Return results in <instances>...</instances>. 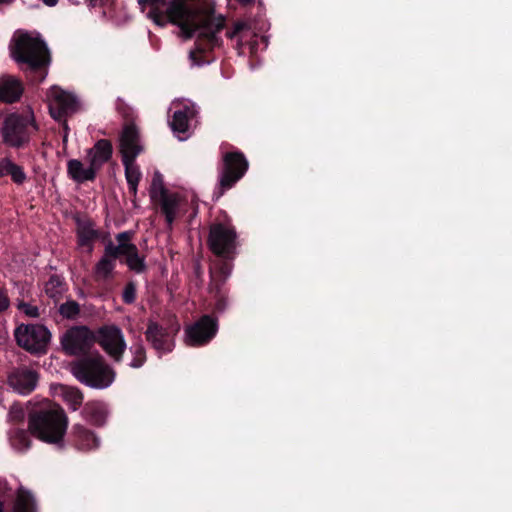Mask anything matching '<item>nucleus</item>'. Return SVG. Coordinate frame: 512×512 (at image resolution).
Segmentation results:
<instances>
[{
  "mask_svg": "<svg viewBox=\"0 0 512 512\" xmlns=\"http://www.w3.org/2000/svg\"><path fill=\"white\" fill-rule=\"evenodd\" d=\"M135 161L136 160H122L125 168V178L128 184L129 193L134 197L137 195V187L142 177L139 166L136 165Z\"/></svg>",
  "mask_w": 512,
  "mask_h": 512,
  "instance_id": "cd10ccee",
  "label": "nucleus"
},
{
  "mask_svg": "<svg viewBox=\"0 0 512 512\" xmlns=\"http://www.w3.org/2000/svg\"><path fill=\"white\" fill-rule=\"evenodd\" d=\"M13 512H36V503L30 492L25 490L19 491Z\"/></svg>",
  "mask_w": 512,
  "mask_h": 512,
  "instance_id": "c756f323",
  "label": "nucleus"
},
{
  "mask_svg": "<svg viewBox=\"0 0 512 512\" xmlns=\"http://www.w3.org/2000/svg\"><path fill=\"white\" fill-rule=\"evenodd\" d=\"M116 109L118 113L123 117L124 124L135 123L136 114L134 109L123 100L118 99Z\"/></svg>",
  "mask_w": 512,
  "mask_h": 512,
  "instance_id": "c9c22d12",
  "label": "nucleus"
},
{
  "mask_svg": "<svg viewBox=\"0 0 512 512\" xmlns=\"http://www.w3.org/2000/svg\"><path fill=\"white\" fill-rule=\"evenodd\" d=\"M62 284V278L57 274H53L45 284V291L49 296L54 297L56 294L60 293Z\"/></svg>",
  "mask_w": 512,
  "mask_h": 512,
  "instance_id": "e433bc0d",
  "label": "nucleus"
},
{
  "mask_svg": "<svg viewBox=\"0 0 512 512\" xmlns=\"http://www.w3.org/2000/svg\"><path fill=\"white\" fill-rule=\"evenodd\" d=\"M10 307V298L8 296L7 290L3 287H0V314L4 313Z\"/></svg>",
  "mask_w": 512,
  "mask_h": 512,
  "instance_id": "ea45409f",
  "label": "nucleus"
},
{
  "mask_svg": "<svg viewBox=\"0 0 512 512\" xmlns=\"http://www.w3.org/2000/svg\"><path fill=\"white\" fill-rule=\"evenodd\" d=\"M249 162L245 154L234 149L223 152L218 164V183L213 191V199H220L228 190L232 189L247 173Z\"/></svg>",
  "mask_w": 512,
  "mask_h": 512,
  "instance_id": "423d86ee",
  "label": "nucleus"
},
{
  "mask_svg": "<svg viewBox=\"0 0 512 512\" xmlns=\"http://www.w3.org/2000/svg\"><path fill=\"white\" fill-rule=\"evenodd\" d=\"M97 173L90 164L88 167H84L83 163L78 159H70L67 162V174L74 182H93L97 177Z\"/></svg>",
  "mask_w": 512,
  "mask_h": 512,
  "instance_id": "4be33fe9",
  "label": "nucleus"
},
{
  "mask_svg": "<svg viewBox=\"0 0 512 512\" xmlns=\"http://www.w3.org/2000/svg\"><path fill=\"white\" fill-rule=\"evenodd\" d=\"M246 27V24L243 22H236L232 30L226 31V37L229 39H233L236 37L242 30H244Z\"/></svg>",
  "mask_w": 512,
  "mask_h": 512,
  "instance_id": "a19ab883",
  "label": "nucleus"
},
{
  "mask_svg": "<svg viewBox=\"0 0 512 512\" xmlns=\"http://www.w3.org/2000/svg\"><path fill=\"white\" fill-rule=\"evenodd\" d=\"M118 259H121V257L116 254V251H112L105 246L103 255L94 266L95 279L104 281L111 279Z\"/></svg>",
  "mask_w": 512,
  "mask_h": 512,
  "instance_id": "6ab92c4d",
  "label": "nucleus"
},
{
  "mask_svg": "<svg viewBox=\"0 0 512 512\" xmlns=\"http://www.w3.org/2000/svg\"><path fill=\"white\" fill-rule=\"evenodd\" d=\"M242 5H249L254 3V0H237Z\"/></svg>",
  "mask_w": 512,
  "mask_h": 512,
  "instance_id": "a18cd8bd",
  "label": "nucleus"
},
{
  "mask_svg": "<svg viewBox=\"0 0 512 512\" xmlns=\"http://www.w3.org/2000/svg\"><path fill=\"white\" fill-rule=\"evenodd\" d=\"M232 273L209 272V292L215 300L213 312L222 314L228 308L227 291L224 286Z\"/></svg>",
  "mask_w": 512,
  "mask_h": 512,
  "instance_id": "4468645a",
  "label": "nucleus"
},
{
  "mask_svg": "<svg viewBox=\"0 0 512 512\" xmlns=\"http://www.w3.org/2000/svg\"><path fill=\"white\" fill-rule=\"evenodd\" d=\"M218 319L203 315L185 329L186 342L192 347H201L210 343L218 332Z\"/></svg>",
  "mask_w": 512,
  "mask_h": 512,
  "instance_id": "9b49d317",
  "label": "nucleus"
},
{
  "mask_svg": "<svg viewBox=\"0 0 512 512\" xmlns=\"http://www.w3.org/2000/svg\"><path fill=\"white\" fill-rule=\"evenodd\" d=\"M0 512H3V503L0 501Z\"/></svg>",
  "mask_w": 512,
  "mask_h": 512,
  "instance_id": "de8ad7c7",
  "label": "nucleus"
},
{
  "mask_svg": "<svg viewBox=\"0 0 512 512\" xmlns=\"http://www.w3.org/2000/svg\"><path fill=\"white\" fill-rule=\"evenodd\" d=\"M61 346L68 355H90L89 352L96 343V331L87 326H74L66 330L61 337Z\"/></svg>",
  "mask_w": 512,
  "mask_h": 512,
  "instance_id": "1a4fd4ad",
  "label": "nucleus"
},
{
  "mask_svg": "<svg viewBox=\"0 0 512 512\" xmlns=\"http://www.w3.org/2000/svg\"><path fill=\"white\" fill-rule=\"evenodd\" d=\"M50 98V115L56 121H61L68 115L75 113L78 109L79 103L77 98L59 87H52Z\"/></svg>",
  "mask_w": 512,
  "mask_h": 512,
  "instance_id": "f8f14e48",
  "label": "nucleus"
},
{
  "mask_svg": "<svg viewBox=\"0 0 512 512\" xmlns=\"http://www.w3.org/2000/svg\"><path fill=\"white\" fill-rule=\"evenodd\" d=\"M58 311L66 319H75L80 314V305L75 300H68L59 306Z\"/></svg>",
  "mask_w": 512,
  "mask_h": 512,
  "instance_id": "72a5a7b5",
  "label": "nucleus"
},
{
  "mask_svg": "<svg viewBox=\"0 0 512 512\" xmlns=\"http://www.w3.org/2000/svg\"><path fill=\"white\" fill-rule=\"evenodd\" d=\"M71 438L73 445L78 450L87 451L97 448L99 445V440L96 435L80 424H75L72 427Z\"/></svg>",
  "mask_w": 512,
  "mask_h": 512,
  "instance_id": "aec40b11",
  "label": "nucleus"
},
{
  "mask_svg": "<svg viewBox=\"0 0 512 512\" xmlns=\"http://www.w3.org/2000/svg\"><path fill=\"white\" fill-rule=\"evenodd\" d=\"M207 246L214 256L209 272L232 273L240 242L231 219L226 217L210 225Z\"/></svg>",
  "mask_w": 512,
  "mask_h": 512,
  "instance_id": "f03ea898",
  "label": "nucleus"
},
{
  "mask_svg": "<svg viewBox=\"0 0 512 512\" xmlns=\"http://www.w3.org/2000/svg\"><path fill=\"white\" fill-rule=\"evenodd\" d=\"M7 175H9L11 180L17 185H22L27 180L24 168L16 164L10 157L6 156L0 159V178Z\"/></svg>",
  "mask_w": 512,
  "mask_h": 512,
  "instance_id": "393cba45",
  "label": "nucleus"
},
{
  "mask_svg": "<svg viewBox=\"0 0 512 512\" xmlns=\"http://www.w3.org/2000/svg\"><path fill=\"white\" fill-rule=\"evenodd\" d=\"M77 223V241L81 247H89L93 249V242L100 237V232L94 229V222L88 220L86 222L80 219L76 220Z\"/></svg>",
  "mask_w": 512,
  "mask_h": 512,
  "instance_id": "b1692460",
  "label": "nucleus"
},
{
  "mask_svg": "<svg viewBox=\"0 0 512 512\" xmlns=\"http://www.w3.org/2000/svg\"><path fill=\"white\" fill-rule=\"evenodd\" d=\"M5 1H6V0H0V3H3V2H5Z\"/></svg>",
  "mask_w": 512,
  "mask_h": 512,
  "instance_id": "09e8293b",
  "label": "nucleus"
},
{
  "mask_svg": "<svg viewBox=\"0 0 512 512\" xmlns=\"http://www.w3.org/2000/svg\"><path fill=\"white\" fill-rule=\"evenodd\" d=\"M113 156V145L108 139H99L93 147L86 150V160L97 172L109 162Z\"/></svg>",
  "mask_w": 512,
  "mask_h": 512,
  "instance_id": "dca6fc26",
  "label": "nucleus"
},
{
  "mask_svg": "<svg viewBox=\"0 0 512 512\" xmlns=\"http://www.w3.org/2000/svg\"><path fill=\"white\" fill-rule=\"evenodd\" d=\"M67 141H68V135H67V132H66L63 135V144L65 145L67 143Z\"/></svg>",
  "mask_w": 512,
  "mask_h": 512,
  "instance_id": "49530a36",
  "label": "nucleus"
},
{
  "mask_svg": "<svg viewBox=\"0 0 512 512\" xmlns=\"http://www.w3.org/2000/svg\"><path fill=\"white\" fill-rule=\"evenodd\" d=\"M83 393L74 387H69L64 392V400L74 411L78 410L83 403Z\"/></svg>",
  "mask_w": 512,
  "mask_h": 512,
  "instance_id": "473e14b6",
  "label": "nucleus"
},
{
  "mask_svg": "<svg viewBox=\"0 0 512 512\" xmlns=\"http://www.w3.org/2000/svg\"><path fill=\"white\" fill-rule=\"evenodd\" d=\"M67 427V415L58 404L46 402L29 413V431L43 442L62 444Z\"/></svg>",
  "mask_w": 512,
  "mask_h": 512,
  "instance_id": "20e7f679",
  "label": "nucleus"
},
{
  "mask_svg": "<svg viewBox=\"0 0 512 512\" xmlns=\"http://www.w3.org/2000/svg\"><path fill=\"white\" fill-rule=\"evenodd\" d=\"M138 4L142 10L146 6L151 7L147 16L157 26L164 28L167 23L178 26L180 36L185 40L192 39L198 32L194 49L189 52V59L193 65L202 66L214 60L211 54L223 45L219 33L226 27V18L216 13V4L213 0L194 3L187 0H171L165 12L160 7L165 6L167 0H138Z\"/></svg>",
  "mask_w": 512,
  "mask_h": 512,
  "instance_id": "f257e3e1",
  "label": "nucleus"
},
{
  "mask_svg": "<svg viewBox=\"0 0 512 512\" xmlns=\"http://www.w3.org/2000/svg\"><path fill=\"white\" fill-rule=\"evenodd\" d=\"M120 261L127 265L128 269L136 274L145 273L148 269L145 255H141L137 246L126 251Z\"/></svg>",
  "mask_w": 512,
  "mask_h": 512,
  "instance_id": "bb28decb",
  "label": "nucleus"
},
{
  "mask_svg": "<svg viewBox=\"0 0 512 512\" xmlns=\"http://www.w3.org/2000/svg\"><path fill=\"white\" fill-rule=\"evenodd\" d=\"M37 130L33 115L11 113L5 117L0 129L2 143L10 148L23 149Z\"/></svg>",
  "mask_w": 512,
  "mask_h": 512,
  "instance_id": "0eeeda50",
  "label": "nucleus"
},
{
  "mask_svg": "<svg viewBox=\"0 0 512 512\" xmlns=\"http://www.w3.org/2000/svg\"><path fill=\"white\" fill-rule=\"evenodd\" d=\"M140 131L135 123L124 124L119 136L121 160H136L143 152Z\"/></svg>",
  "mask_w": 512,
  "mask_h": 512,
  "instance_id": "ddd939ff",
  "label": "nucleus"
},
{
  "mask_svg": "<svg viewBox=\"0 0 512 512\" xmlns=\"http://www.w3.org/2000/svg\"><path fill=\"white\" fill-rule=\"evenodd\" d=\"M161 188H165L162 180L161 174L158 172L155 173L151 187H150V197L152 200L158 199L159 196H161Z\"/></svg>",
  "mask_w": 512,
  "mask_h": 512,
  "instance_id": "4c0bfd02",
  "label": "nucleus"
},
{
  "mask_svg": "<svg viewBox=\"0 0 512 512\" xmlns=\"http://www.w3.org/2000/svg\"><path fill=\"white\" fill-rule=\"evenodd\" d=\"M60 122H62V124H63L64 133H66V132L68 133L69 132V126H68L66 118H63Z\"/></svg>",
  "mask_w": 512,
  "mask_h": 512,
  "instance_id": "c03bdc74",
  "label": "nucleus"
},
{
  "mask_svg": "<svg viewBox=\"0 0 512 512\" xmlns=\"http://www.w3.org/2000/svg\"><path fill=\"white\" fill-rule=\"evenodd\" d=\"M145 337L158 352L168 353L171 352L174 347L173 341L169 338L168 329L158 322L152 320L148 321Z\"/></svg>",
  "mask_w": 512,
  "mask_h": 512,
  "instance_id": "2eb2a0df",
  "label": "nucleus"
},
{
  "mask_svg": "<svg viewBox=\"0 0 512 512\" xmlns=\"http://www.w3.org/2000/svg\"><path fill=\"white\" fill-rule=\"evenodd\" d=\"M14 337L19 347L33 355L47 353L51 333L41 324H21L14 330Z\"/></svg>",
  "mask_w": 512,
  "mask_h": 512,
  "instance_id": "6e6552de",
  "label": "nucleus"
},
{
  "mask_svg": "<svg viewBox=\"0 0 512 512\" xmlns=\"http://www.w3.org/2000/svg\"><path fill=\"white\" fill-rule=\"evenodd\" d=\"M107 0H89V5L92 7L104 6Z\"/></svg>",
  "mask_w": 512,
  "mask_h": 512,
  "instance_id": "79ce46f5",
  "label": "nucleus"
},
{
  "mask_svg": "<svg viewBox=\"0 0 512 512\" xmlns=\"http://www.w3.org/2000/svg\"><path fill=\"white\" fill-rule=\"evenodd\" d=\"M153 201L159 203L161 212L165 216L167 224L171 227L177 216L179 196L175 193H170L166 188H161V196Z\"/></svg>",
  "mask_w": 512,
  "mask_h": 512,
  "instance_id": "412c9836",
  "label": "nucleus"
},
{
  "mask_svg": "<svg viewBox=\"0 0 512 512\" xmlns=\"http://www.w3.org/2000/svg\"><path fill=\"white\" fill-rule=\"evenodd\" d=\"M11 445L18 451H26L31 446V438L29 433L23 429H17L10 438Z\"/></svg>",
  "mask_w": 512,
  "mask_h": 512,
  "instance_id": "2f4dec72",
  "label": "nucleus"
},
{
  "mask_svg": "<svg viewBox=\"0 0 512 512\" xmlns=\"http://www.w3.org/2000/svg\"><path fill=\"white\" fill-rule=\"evenodd\" d=\"M18 309L21 310L23 313H25L29 317L36 318L39 316V309L37 306L30 305L23 301L19 303Z\"/></svg>",
  "mask_w": 512,
  "mask_h": 512,
  "instance_id": "58836bf2",
  "label": "nucleus"
},
{
  "mask_svg": "<svg viewBox=\"0 0 512 512\" xmlns=\"http://www.w3.org/2000/svg\"><path fill=\"white\" fill-rule=\"evenodd\" d=\"M122 301L124 304L131 305L137 299V282L129 280L122 291Z\"/></svg>",
  "mask_w": 512,
  "mask_h": 512,
  "instance_id": "f704fd0d",
  "label": "nucleus"
},
{
  "mask_svg": "<svg viewBox=\"0 0 512 512\" xmlns=\"http://www.w3.org/2000/svg\"><path fill=\"white\" fill-rule=\"evenodd\" d=\"M197 114V110L193 104L183 105L176 109L172 116L170 126L174 132L186 133L189 129V121L193 119Z\"/></svg>",
  "mask_w": 512,
  "mask_h": 512,
  "instance_id": "5701e85b",
  "label": "nucleus"
},
{
  "mask_svg": "<svg viewBox=\"0 0 512 512\" xmlns=\"http://www.w3.org/2000/svg\"><path fill=\"white\" fill-rule=\"evenodd\" d=\"M71 370L79 382L93 389L108 388L116 377L114 369L98 352L74 361Z\"/></svg>",
  "mask_w": 512,
  "mask_h": 512,
  "instance_id": "39448f33",
  "label": "nucleus"
},
{
  "mask_svg": "<svg viewBox=\"0 0 512 512\" xmlns=\"http://www.w3.org/2000/svg\"><path fill=\"white\" fill-rule=\"evenodd\" d=\"M38 379L36 371L24 368L12 372L8 377V383L20 394L27 395L36 388Z\"/></svg>",
  "mask_w": 512,
  "mask_h": 512,
  "instance_id": "f3484780",
  "label": "nucleus"
},
{
  "mask_svg": "<svg viewBox=\"0 0 512 512\" xmlns=\"http://www.w3.org/2000/svg\"><path fill=\"white\" fill-rule=\"evenodd\" d=\"M46 6L54 7L59 0H42Z\"/></svg>",
  "mask_w": 512,
  "mask_h": 512,
  "instance_id": "37998d69",
  "label": "nucleus"
},
{
  "mask_svg": "<svg viewBox=\"0 0 512 512\" xmlns=\"http://www.w3.org/2000/svg\"><path fill=\"white\" fill-rule=\"evenodd\" d=\"M11 54L31 83L38 84L46 78L51 55L44 40L23 33L15 40Z\"/></svg>",
  "mask_w": 512,
  "mask_h": 512,
  "instance_id": "7ed1b4c3",
  "label": "nucleus"
},
{
  "mask_svg": "<svg viewBox=\"0 0 512 512\" xmlns=\"http://www.w3.org/2000/svg\"><path fill=\"white\" fill-rule=\"evenodd\" d=\"M96 343L114 360L120 363L126 350L122 330L116 325H104L96 331Z\"/></svg>",
  "mask_w": 512,
  "mask_h": 512,
  "instance_id": "9d476101",
  "label": "nucleus"
},
{
  "mask_svg": "<svg viewBox=\"0 0 512 512\" xmlns=\"http://www.w3.org/2000/svg\"><path fill=\"white\" fill-rule=\"evenodd\" d=\"M129 350L133 356L129 366L135 369L142 367L147 360L146 349L142 340L139 339L137 342L133 343Z\"/></svg>",
  "mask_w": 512,
  "mask_h": 512,
  "instance_id": "7c9ffc66",
  "label": "nucleus"
},
{
  "mask_svg": "<svg viewBox=\"0 0 512 512\" xmlns=\"http://www.w3.org/2000/svg\"><path fill=\"white\" fill-rule=\"evenodd\" d=\"M82 415L95 426H103L106 422L107 410L104 403L92 401L85 404Z\"/></svg>",
  "mask_w": 512,
  "mask_h": 512,
  "instance_id": "a878e982",
  "label": "nucleus"
},
{
  "mask_svg": "<svg viewBox=\"0 0 512 512\" xmlns=\"http://www.w3.org/2000/svg\"><path fill=\"white\" fill-rule=\"evenodd\" d=\"M24 87L22 82L10 75L0 77V101L14 103L20 100Z\"/></svg>",
  "mask_w": 512,
  "mask_h": 512,
  "instance_id": "a211bd4d",
  "label": "nucleus"
},
{
  "mask_svg": "<svg viewBox=\"0 0 512 512\" xmlns=\"http://www.w3.org/2000/svg\"><path fill=\"white\" fill-rule=\"evenodd\" d=\"M133 235L134 233L132 231L120 232L115 236L117 244H114L111 240H108L105 246L112 251H116V254L122 257L126 251L136 246L135 244L131 243Z\"/></svg>",
  "mask_w": 512,
  "mask_h": 512,
  "instance_id": "c85d7f7f",
  "label": "nucleus"
}]
</instances>
